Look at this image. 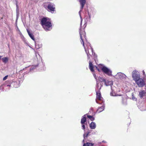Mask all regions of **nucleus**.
<instances>
[{"mask_svg": "<svg viewBox=\"0 0 146 146\" xmlns=\"http://www.w3.org/2000/svg\"><path fill=\"white\" fill-rule=\"evenodd\" d=\"M37 66V65L35 66L33 65L30 68V71L33 70L35 69V68Z\"/></svg>", "mask_w": 146, "mask_h": 146, "instance_id": "obj_26", "label": "nucleus"}, {"mask_svg": "<svg viewBox=\"0 0 146 146\" xmlns=\"http://www.w3.org/2000/svg\"><path fill=\"white\" fill-rule=\"evenodd\" d=\"M84 140H83V142H84Z\"/></svg>", "mask_w": 146, "mask_h": 146, "instance_id": "obj_38", "label": "nucleus"}, {"mask_svg": "<svg viewBox=\"0 0 146 146\" xmlns=\"http://www.w3.org/2000/svg\"><path fill=\"white\" fill-rule=\"evenodd\" d=\"M7 81H6L5 85V87L6 88H8V89H9V88L10 87H11L12 84L11 83H6V82Z\"/></svg>", "mask_w": 146, "mask_h": 146, "instance_id": "obj_21", "label": "nucleus"}, {"mask_svg": "<svg viewBox=\"0 0 146 146\" xmlns=\"http://www.w3.org/2000/svg\"><path fill=\"white\" fill-rule=\"evenodd\" d=\"M114 77L116 79L123 80H125L127 78V76L121 72L117 73Z\"/></svg>", "mask_w": 146, "mask_h": 146, "instance_id": "obj_5", "label": "nucleus"}, {"mask_svg": "<svg viewBox=\"0 0 146 146\" xmlns=\"http://www.w3.org/2000/svg\"><path fill=\"white\" fill-rule=\"evenodd\" d=\"M89 68L92 72H93L94 71L93 65L92 64V63L90 61H89Z\"/></svg>", "mask_w": 146, "mask_h": 146, "instance_id": "obj_14", "label": "nucleus"}, {"mask_svg": "<svg viewBox=\"0 0 146 146\" xmlns=\"http://www.w3.org/2000/svg\"><path fill=\"white\" fill-rule=\"evenodd\" d=\"M143 74H144L145 73V72H144V71L143 70Z\"/></svg>", "mask_w": 146, "mask_h": 146, "instance_id": "obj_37", "label": "nucleus"}, {"mask_svg": "<svg viewBox=\"0 0 146 146\" xmlns=\"http://www.w3.org/2000/svg\"><path fill=\"white\" fill-rule=\"evenodd\" d=\"M104 106H102L101 107L99 108L97 111V112L99 113L104 110Z\"/></svg>", "mask_w": 146, "mask_h": 146, "instance_id": "obj_16", "label": "nucleus"}, {"mask_svg": "<svg viewBox=\"0 0 146 146\" xmlns=\"http://www.w3.org/2000/svg\"><path fill=\"white\" fill-rule=\"evenodd\" d=\"M132 99L133 100H135V101H136V99H137L136 98H135L134 97H133Z\"/></svg>", "mask_w": 146, "mask_h": 146, "instance_id": "obj_33", "label": "nucleus"}, {"mask_svg": "<svg viewBox=\"0 0 146 146\" xmlns=\"http://www.w3.org/2000/svg\"><path fill=\"white\" fill-rule=\"evenodd\" d=\"M1 59L3 62L5 63H6L8 61V58L7 57L3 58Z\"/></svg>", "mask_w": 146, "mask_h": 146, "instance_id": "obj_20", "label": "nucleus"}, {"mask_svg": "<svg viewBox=\"0 0 146 146\" xmlns=\"http://www.w3.org/2000/svg\"><path fill=\"white\" fill-rule=\"evenodd\" d=\"M82 129H85V123H83L82 124Z\"/></svg>", "mask_w": 146, "mask_h": 146, "instance_id": "obj_29", "label": "nucleus"}, {"mask_svg": "<svg viewBox=\"0 0 146 146\" xmlns=\"http://www.w3.org/2000/svg\"><path fill=\"white\" fill-rule=\"evenodd\" d=\"M90 127L91 129H95L96 127V123L94 122H92L90 124Z\"/></svg>", "mask_w": 146, "mask_h": 146, "instance_id": "obj_11", "label": "nucleus"}, {"mask_svg": "<svg viewBox=\"0 0 146 146\" xmlns=\"http://www.w3.org/2000/svg\"><path fill=\"white\" fill-rule=\"evenodd\" d=\"M139 108L141 110V111H144L145 110V109H141V108Z\"/></svg>", "mask_w": 146, "mask_h": 146, "instance_id": "obj_34", "label": "nucleus"}, {"mask_svg": "<svg viewBox=\"0 0 146 146\" xmlns=\"http://www.w3.org/2000/svg\"><path fill=\"white\" fill-rule=\"evenodd\" d=\"M96 82L97 85L96 88V91L98 90V91H100V90L101 89L102 86L100 84V85L101 86H100V85L99 84L98 80L96 81Z\"/></svg>", "mask_w": 146, "mask_h": 146, "instance_id": "obj_13", "label": "nucleus"}, {"mask_svg": "<svg viewBox=\"0 0 146 146\" xmlns=\"http://www.w3.org/2000/svg\"><path fill=\"white\" fill-rule=\"evenodd\" d=\"M86 116L88 118H89V119H90L91 121H93L95 119L91 115H87Z\"/></svg>", "mask_w": 146, "mask_h": 146, "instance_id": "obj_25", "label": "nucleus"}, {"mask_svg": "<svg viewBox=\"0 0 146 146\" xmlns=\"http://www.w3.org/2000/svg\"><path fill=\"white\" fill-rule=\"evenodd\" d=\"M16 11L17 12V13L18 12V8L17 7V9H16Z\"/></svg>", "mask_w": 146, "mask_h": 146, "instance_id": "obj_32", "label": "nucleus"}, {"mask_svg": "<svg viewBox=\"0 0 146 146\" xmlns=\"http://www.w3.org/2000/svg\"><path fill=\"white\" fill-rule=\"evenodd\" d=\"M88 15L89 17H86L85 19V21L86 22H87L88 21H90V16L89 14V13H88Z\"/></svg>", "mask_w": 146, "mask_h": 146, "instance_id": "obj_23", "label": "nucleus"}, {"mask_svg": "<svg viewBox=\"0 0 146 146\" xmlns=\"http://www.w3.org/2000/svg\"><path fill=\"white\" fill-rule=\"evenodd\" d=\"M6 83H11L12 86H13L15 88H17L19 86V81L14 82L12 81H7L6 82Z\"/></svg>", "mask_w": 146, "mask_h": 146, "instance_id": "obj_9", "label": "nucleus"}, {"mask_svg": "<svg viewBox=\"0 0 146 146\" xmlns=\"http://www.w3.org/2000/svg\"><path fill=\"white\" fill-rule=\"evenodd\" d=\"M90 133V132H88L87 133H85L84 134V138H85V137H87Z\"/></svg>", "mask_w": 146, "mask_h": 146, "instance_id": "obj_28", "label": "nucleus"}, {"mask_svg": "<svg viewBox=\"0 0 146 146\" xmlns=\"http://www.w3.org/2000/svg\"><path fill=\"white\" fill-rule=\"evenodd\" d=\"M122 103L124 105H126L127 103V100L126 99H123L122 100Z\"/></svg>", "mask_w": 146, "mask_h": 146, "instance_id": "obj_27", "label": "nucleus"}, {"mask_svg": "<svg viewBox=\"0 0 146 146\" xmlns=\"http://www.w3.org/2000/svg\"><path fill=\"white\" fill-rule=\"evenodd\" d=\"M102 142L106 143V141H102Z\"/></svg>", "mask_w": 146, "mask_h": 146, "instance_id": "obj_35", "label": "nucleus"}, {"mask_svg": "<svg viewBox=\"0 0 146 146\" xmlns=\"http://www.w3.org/2000/svg\"><path fill=\"white\" fill-rule=\"evenodd\" d=\"M135 82L139 87L143 86L145 84L144 81L143 79L141 78L136 81Z\"/></svg>", "mask_w": 146, "mask_h": 146, "instance_id": "obj_10", "label": "nucleus"}, {"mask_svg": "<svg viewBox=\"0 0 146 146\" xmlns=\"http://www.w3.org/2000/svg\"><path fill=\"white\" fill-rule=\"evenodd\" d=\"M87 115V114H86L82 117L81 121V124L85 123V122H86V116Z\"/></svg>", "mask_w": 146, "mask_h": 146, "instance_id": "obj_12", "label": "nucleus"}, {"mask_svg": "<svg viewBox=\"0 0 146 146\" xmlns=\"http://www.w3.org/2000/svg\"><path fill=\"white\" fill-rule=\"evenodd\" d=\"M145 92L144 90H143L140 92L139 93V96L140 98H142L145 95Z\"/></svg>", "mask_w": 146, "mask_h": 146, "instance_id": "obj_18", "label": "nucleus"}, {"mask_svg": "<svg viewBox=\"0 0 146 146\" xmlns=\"http://www.w3.org/2000/svg\"><path fill=\"white\" fill-rule=\"evenodd\" d=\"M2 56H0V60H1V58H2Z\"/></svg>", "mask_w": 146, "mask_h": 146, "instance_id": "obj_36", "label": "nucleus"}, {"mask_svg": "<svg viewBox=\"0 0 146 146\" xmlns=\"http://www.w3.org/2000/svg\"><path fill=\"white\" fill-rule=\"evenodd\" d=\"M93 75L94 78L96 80V81L98 80H97L96 76V74H95L94 73H93Z\"/></svg>", "mask_w": 146, "mask_h": 146, "instance_id": "obj_31", "label": "nucleus"}, {"mask_svg": "<svg viewBox=\"0 0 146 146\" xmlns=\"http://www.w3.org/2000/svg\"><path fill=\"white\" fill-rule=\"evenodd\" d=\"M27 31L29 35L31 37V38L33 40H35V38H34L33 35L27 29Z\"/></svg>", "mask_w": 146, "mask_h": 146, "instance_id": "obj_17", "label": "nucleus"}, {"mask_svg": "<svg viewBox=\"0 0 146 146\" xmlns=\"http://www.w3.org/2000/svg\"><path fill=\"white\" fill-rule=\"evenodd\" d=\"M41 24L43 28L46 31H50L52 28L51 21L49 18H42L41 20Z\"/></svg>", "mask_w": 146, "mask_h": 146, "instance_id": "obj_2", "label": "nucleus"}, {"mask_svg": "<svg viewBox=\"0 0 146 146\" xmlns=\"http://www.w3.org/2000/svg\"><path fill=\"white\" fill-rule=\"evenodd\" d=\"M79 2H80V3L81 5L80 7V10L79 11V13L80 15V19H81V23H80V25H82V18L81 17V12L82 11V10L84 6L86 4V0H79Z\"/></svg>", "mask_w": 146, "mask_h": 146, "instance_id": "obj_7", "label": "nucleus"}, {"mask_svg": "<svg viewBox=\"0 0 146 146\" xmlns=\"http://www.w3.org/2000/svg\"><path fill=\"white\" fill-rule=\"evenodd\" d=\"M101 69L103 72L108 76H111L112 75V71L107 67L105 66H103L102 67Z\"/></svg>", "mask_w": 146, "mask_h": 146, "instance_id": "obj_8", "label": "nucleus"}, {"mask_svg": "<svg viewBox=\"0 0 146 146\" xmlns=\"http://www.w3.org/2000/svg\"><path fill=\"white\" fill-rule=\"evenodd\" d=\"M110 95L112 96H122L121 95H117L115 92L113 91H112L110 93Z\"/></svg>", "mask_w": 146, "mask_h": 146, "instance_id": "obj_19", "label": "nucleus"}, {"mask_svg": "<svg viewBox=\"0 0 146 146\" xmlns=\"http://www.w3.org/2000/svg\"><path fill=\"white\" fill-rule=\"evenodd\" d=\"M8 77V75L5 76V77H4L3 78V80H6L7 79V78Z\"/></svg>", "mask_w": 146, "mask_h": 146, "instance_id": "obj_30", "label": "nucleus"}, {"mask_svg": "<svg viewBox=\"0 0 146 146\" xmlns=\"http://www.w3.org/2000/svg\"><path fill=\"white\" fill-rule=\"evenodd\" d=\"M79 33L80 34V38L81 39V42L83 46L85 49V51L87 55L88 59V60L90 58V56L91 55V54H93V50L92 47L90 44L89 43H87L86 44V46H85L84 42L82 39V34L81 30L80 31Z\"/></svg>", "mask_w": 146, "mask_h": 146, "instance_id": "obj_1", "label": "nucleus"}, {"mask_svg": "<svg viewBox=\"0 0 146 146\" xmlns=\"http://www.w3.org/2000/svg\"><path fill=\"white\" fill-rule=\"evenodd\" d=\"M94 144L90 143H84L83 146H93Z\"/></svg>", "mask_w": 146, "mask_h": 146, "instance_id": "obj_22", "label": "nucleus"}, {"mask_svg": "<svg viewBox=\"0 0 146 146\" xmlns=\"http://www.w3.org/2000/svg\"><path fill=\"white\" fill-rule=\"evenodd\" d=\"M105 85L107 86H111L113 84V82L112 81H108L106 80L104 82Z\"/></svg>", "mask_w": 146, "mask_h": 146, "instance_id": "obj_15", "label": "nucleus"}, {"mask_svg": "<svg viewBox=\"0 0 146 146\" xmlns=\"http://www.w3.org/2000/svg\"><path fill=\"white\" fill-rule=\"evenodd\" d=\"M96 102L98 104H102L104 102L103 99L102 97L100 91H96Z\"/></svg>", "mask_w": 146, "mask_h": 146, "instance_id": "obj_4", "label": "nucleus"}, {"mask_svg": "<svg viewBox=\"0 0 146 146\" xmlns=\"http://www.w3.org/2000/svg\"><path fill=\"white\" fill-rule=\"evenodd\" d=\"M132 77L135 82L140 78V75L139 72L137 71H133L132 72Z\"/></svg>", "mask_w": 146, "mask_h": 146, "instance_id": "obj_6", "label": "nucleus"}, {"mask_svg": "<svg viewBox=\"0 0 146 146\" xmlns=\"http://www.w3.org/2000/svg\"><path fill=\"white\" fill-rule=\"evenodd\" d=\"M44 6L47 10L52 13H53L55 10V5L53 3H48L47 4H44Z\"/></svg>", "mask_w": 146, "mask_h": 146, "instance_id": "obj_3", "label": "nucleus"}, {"mask_svg": "<svg viewBox=\"0 0 146 146\" xmlns=\"http://www.w3.org/2000/svg\"><path fill=\"white\" fill-rule=\"evenodd\" d=\"M98 80L99 82H105L106 80L104 79L103 78L99 77L98 78Z\"/></svg>", "mask_w": 146, "mask_h": 146, "instance_id": "obj_24", "label": "nucleus"}]
</instances>
